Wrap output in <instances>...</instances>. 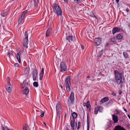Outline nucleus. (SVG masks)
<instances>
[{"instance_id":"nucleus-20","label":"nucleus","mask_w":130,"mask_h":130,"mask_svg":"<svg viewBox=\"0 0 130 130\" xmlns=\"http://www.w3.org/2000/svg\"><path fill=\"white\" fill-rule=\"evenodd\" d=\"M29 92V90L28 88L26 87L24 89L23 91V93L24 94L27 95Z\"/></svg>"},{"instance_id":"nucleus-11","label":"nucleus","mask_w":130,"mask_h":130,"mask_svg":"<svg viewBox=\"0 0 130 130\" xmlns=\"http://www.w3.org/2000/svg\"><path fill=\"white\" fill-rule=\"evenodd\" d=\"M70 76H68L66 77V78L65 83V85H70Z\"/></svg>"},{"instance_id":"nucleus-26","label":"nucleus","mask_w":130,"mask_h":130,"mask_svg":"<svg viewBox=\"0 0 130 130\" xmlns=\"http://www.w3.org/2000/svg\"><path fill=\"white\" fill-rule=\"evenodd\" d=\"M96 107L98 109V111L100 112H101L103 109V107L102 106H97Z\"/></svg>"},{"instance_id":"nucleus-6","label":"nucleus","mask_w":130,"mask_h":130,"mask_svg":"<svg viewBox=\"0 0 130 130\" xmlns=\"http://www.w3.org/2000/svg\"><path fill=\"white\" fill-rule=\"evenodd\" d=\"M74 94L73 92H71L70 95L68 99V103L69 104H73L74 102Z\"/></svg>"},{"instance_id":"nucleus-27","label":"nucleus","mask_w":130,"mask_h":130,"mask_svg":"<svg viewBox=\"0 0 130 130\" xmlns=\"http://www.w3.org/2000/svg\"><path fill=\"white\" fill-rule=\"evenodd\" d=\"M7 14V13L6 12H5L4 11H2L1 14V15L2 17H5L6 15Z\"/></svg>"},{"instance_id":"nucleus-28","label":"nucleus","mask_w":130,"mask_h":130,"mask_svg":"<svg viewBox=\"0 0 130 130\" xmlns=\"http://www.w3.org/2000/svg\"><path fill=\"white\" fill-rule=\"evenodd\" d=\"M123 55L124 56V57L125 58H128V55L127 53L125 52H124L123 53Z\"/></svg>"},{"instance_id":"nucleus-57","label":"nucleus","mask_w":130,"mask_h":130,"mask_svg":"<svg viewBox=\"0 0 130 130\" xmlns=\"http://www.w3.org/2000/svg\"><path fill=\"white\" fill-rule=\"evenodd\" d=\"M116 2L117 3H118V2H119V0H116Z\"/></svg>"},{"instance_id":"nucleus-15","label":"nucleus","mask_w":130,"mask_h":130,"mask_svg":"<svg viewBox=\"0 0 130 130\" xmlns=\"http://www.w3.org/2000/svg\"><path fill=\"white\" fill-rule=\"evenodd\" d=\"M112 119L114 121V123H117L118 121V117L116 116L115 114H113L112 115Z\"/></svg>"},{"instance_id":"nucleus-5","label":"nucleus","mask_w":130,"mask_h":130,"mask_svg":"<svg viewBox=\"0 0 130 130\" xmlns=\"http://www.w3.org/2000/svg\"><path fill=\"white\" fill-rule=\"evenodd\" d=\"M56 110L57 113L60 117V115L62 112V109L61 105L59 104H57L56 106Z\"/></svg>"},{"instance_id":"nucleus-1","label":"nucleus","mask_w":130,"mask_h":130,"mask_svg":"<svg viewBox=\"0 0 130 130\" xmlns=\"http://www.w3.org/2000/svg\"><path fill=\"white\" fill-rule=\"evenodd\" d=\"M53 5L54 7L53 8V10L54 12L56 13L58 16H61L62 11L60 8L56 3H54Z\"/></svg>"},{"instance_id":"nucleus-49","label":"nucleus","mask_w":130,"mask_h":130,"mask_svg":"<svg viewBox=\"0 0 130 130\" xmlns=\"http://www.w3.org/2000/svg\"><path fill=\"white\" fill-rule=\"evenodd\" d=\"M81 47L82 50L84 49V46L82 45H81Z\"/></svg>"},{"instance_id":"nucleus-10","label":"nucleus","mask_w":130,"mask_h":130,"mask_svg":"<svg viewBox=\"0 0 130 130\" xmlns=\"http://www.w3.org/2000/svg\"><path fill=\"white\" fill-rule=\"evenodd\" d=\"M29 83L28 81L26 80H24L23 83L21 84V86L22 88H23L24 87L26 88L28 86Z\"/></svg>"},{"instance_id":"nucleus-45","label":"nucleus","mask_w":130,"mask_h":130,"mask_svg":"<svg viewBox=\"0 0 130 130\" xmlns=\"http://www.w3.org/2000/svg\"><path fill=\"white\" fill-rule=\"evenodd\" d=\"M111 41L113 42H116L115 39V38H112L111 39Z\"/></svg>"},{"instance_id":"nucleus-63","label":"nucleus","mask_w":130,"mask_h":130,"mask_svg":"<svg viewBox=\"0 0 130 130\" xmlns=\"http://www.w3.org/2000/svg\"><path fill=\"white\" fill-rule=\"evenodd\" d=\"M64 0V1H67V0Z\"/></svg>"},{"instance_id":"nucleus-4","label":"nucleus","mask_w":130,"mask_h":130,"mask_svg":"<svg viewBox=\"0 0 130 130\" xmlns=\"http://www.w3.org/2000/svg\"><path fill=\"white\" fill-rule=\"evenodd\" d=\"M24 37L25 38H24L23 43L24 46L26 47L28 44V34L27 31H26L25 32Z\"/></svg>"},{"instance_id":"nucleus-62","label":"nucleus","mask_w":130,"mask_h":130,"mask_svg":"<svg viewBox=\"0 0 130 130\" xmlns=\"http://www.w3.org/2000/svg\"><path fill=\"white\" fill-rule=\"evenodd\" d=\"M113 86L115 87H116V86H115V85H113Z\"/></svg>"},{"instance_id":"nucleus-44","label":"nucleus","mask_w":130,"mask_h":130,"mask_svg":"<svg viewBox=\"0 0 130 130\" xmlns=\"http://www.w3.org/2000/svg\"><path fill=\"white\" fill-rule=\"evenodd\" d=\"M43 74H40V79L41 80L42 78Z\"/></svg>"},{"instance_id":"nucleus-64","label":"nucleus","mask_w":130,"mask_h":130,"mask_svg":"<svg viewBox=\"0 0 130 130\" xmlns=\"http://www.w3.org/2000/svg\"><path fill=\"white\" fill-rule=\"evenodd\" d=\"M129 26H130V23L129 24Z\"/></svg>"},{"instance_id":"nucleus-53","label":"nucleus","mask_w":130,"mask_h":130,"mask_svg":"<svg viewBox=\"0 0 130 130\" xmlns=\"http://www.w3.org/2000/svg\"><path fill=\"white\" fill-rule=\"evenodd\" d=\"M101 75V72H100L98 76H100Z\"/></svg>"},{"instance_id":"nucleus-35","label":"nucleus","mask_w":130,"mask_h":130,"mask_svg":"<svg viewBox=\"0 0 130 130\" xmlns=\"http://www.w3.org/2000/svg\"><path fill=\"white\" fill-rule=\"evenodd\" d=\"M33 85L34 86L37 87L38 86V83L37 82H34L33 83Z\"/></svg>"},{"instance_id":"nucleus-29","label":"nucleus","mask_w":130,"mask_h":130,"mask_svg":"<svg viewBox=\"0 0 130 130\" xmlns=\"http://www.w3.org/2000/svg\"><path fill=\"white\" fill-rule=\"evenodd\" d=\"M24 18H23V17H22V16H21L20 18L19 19L18 21V24H19L21 23L23 19Z\"/></svg>"},{"instance_id":"nucleus-34","label":"nucleus","mask_w":130,"mask_h":130,"mask_svg":"<svg viewBox=\"0 0 130 130\" xmlns=\"http://www.w3.org/2000/svg\"><path fill=\"white\" fill-rule=\"evenodd\" d=\"M103 53L102 50L99 51L98 54V57H100L102 54Z\"/></svg>"},{"instance_id":"nucleus-25","label":"nucleus","mask_w":130,"mask_h":130,"mask_svg":"<svg viewBox=\"0 0 130 130\" xmlns=\"http://www.w3.org/2000/svg\"><path fill=\"white\" fill-rule=\"evenodd\" d=\"M39 2V0H34V6L36 8L38 5V3Z\"/></svg>"},{"instance_id":"nucleus-39","label":"nucleus","mask_w":130,"mask_h":130,"mask_svg":"<svg viewBox=\"0 0 130 130\" xmlns=\"http://www.w3.org/2000/svg\"><path fill=\"white\" fill-rule=\"evenodd\" d=\"M10 78L9 77H7V84H11L10 83Z\"/></svg>"},{"instance_id":"nucleus-19","label":"nucleus","mask_w":130,"mask_h":130,"mask_svg":"<svg viewBox=\"0 0 130 130\" xmlns=\"http://www.w3.org/2000/svg\"><path fill=\"white\" fill-rule=\"evenodd\" d=\"M116 38L118 40H120L122 39L123 38V35L122 34H118L116 36Z\"/></svg>"},{"instance_id":"nucleus-23","label":"nucleus","mask_w":130,"mask_h":130,"mask_svg":"<svg viewBox=\"0 0 130 130\" xmlns=\"http://www.w3.org/2000/svg\"><path fill=\"white\" fill-rule=\"evenodd\" d=\"M29 126L28 125L26 124L23 126V130H29Z\"/></svg>"},{"instance_id":"nucleus-2","label":"nucleus","mask_w":130,"mask_h":130,"mask_svg":"<svg viewBox=\"0 0 130 130\" xmlns=\"http://www.w3.org/2000/svg\"><path fill=\"white\" fill-rule=\"evenodd\" d=\"M115 79H124L123 75L122 73H120L118 70H116L115 71Z\"/></svg>"},{"instance_id":"nucleus-3","label":"nucleus","mask_w":130,"mask_h":130,"mask_svg":"<svg viewBox=\"0 0 130 130\" xmlns=\"http://www.w3.org/2000/svg\"><path fill=\"white\" fill-rule=\"evenodd\" d=\"M60 67L61 72L66 73L67 72V67L64 62H60Z\"/></svg>"},{"instance_id":"nucleus-48","label":"nucleus","mask_w":130,"mask_h":130,"mask_svg":"<svg viewBox=\"0 0 130 130\" xmlns=\"http://www.w3.org/2000/svg\"><path fill=\"white\" fill-rule=\"evenodd\" d=\"M12 53H10L9 52H8L7 54V55L8 56L10 57V56L11 55H12Z\"/></svg>"},{"instance_id":"nucleus-8","label":"nucleus","mask_w":130,"mask_h":130,"mask_svg":"<svg viewBox=\"0 0 130 130\" xmlns=\"http://www.w3.org/2000/svg\"><path fill=\"white\" fill-rule=\"evenodd\" d=\"M38 74V72L36 70L34 69L33 70L32 74L33 80L34 81H36V80Z\"/></svg>"},{"instance_id":"nucleus-36","label":"nucleus","mask_w":130,"mask_h":130,"mask_svg":"<svg viewBox=\"0 0 130 130\" xmlns=\"http://www.w3.org/2000/svg\"><path fill=\"white\" fill-rule=\"evenodd\" d=\"M42 112V111L41 110H36V114L38 115H39Z\"/></svg>"},{"instance_id":"nucleus-61","label":"nucleus","mask_w":130,"mask_h":130,"mask_svg":"<svg viewBox=\"0 0 130 130\" xmlns=\"http://www.w3.org/2000/svg\"><path fill=\"white\" fill-rule=\"evenodd\" d=\"M67 130H69V128H67Z\"/></svg>"},{"instance_id":"nucleus-56","label":"nucleus","mask_w":130,"mask_h":130,"mask_svg":"<svg viewBox=\"0 0 130 130\" xmlns=\"http://www.w3.org/2000/svg\"><path fill=\"white\" fill-rule=\"evenodd\" d=\"M127 116L128 118H129V119H130V116L129 115H127Z\"/></svg>"},{"instance_id":"nucleus-55","label":"nucleus","mask_w":130,"mask_h":130,"mask_svg":"<svg viewBox=\"0 0 130 130\" xmlns=\"http://www.w3.org/2000/svg\"><path fill=\"white\" fill-rule=\"evenodd\" d=\"M124 110L126 112H127V111L126 110V109H125V108H124Z\"/></svg>"},{"instance_id":"nucleus-14","label":"nucleus","mask_w":130,"mask_h":130,"mask_svg":"<svg viewBox=\"0 0 130 130\" xmlns=\"http://www.w3.org/2000/svg\"><path fill=\"white\" fill-rule=\"evenodd\" d=\"M12 88V86L11 84H7L6 89L7 91L9 93H10L11 91Z\"/></svg>"},{"instance_id":"nucleus-41","label":"nucleus","mask_w":130,"mask_h":130,"mask_svg":"<svg viewBox=\"0 0 130 130\" xmlns=\"http://www.w3.org/2000/svg\"><path fill=\"white\" fill-rule=\"evenodd\" d=\"M2 130H9L8 128L6 127H2Z\"/></svg>"},{"instance_id":"nucleus-30","label":"nucleus","mask_w":130,"mask_h":130,"mask_svg":"<svg viewBox=\"0 0 130 130\" xmlns=\"http://www.w3.org/2000/svg\"><path fill=\"white\" fill-rule=\"evenodd\" d=\"M87 130H89V119L88 117H87Z\"/></svg>"},{"instance_id":"nucleus-9","label":"nucleus","mask_w":130,"mask_h":130,"mask_svg":"<svg viewBox=\"0 0 130 130\" xmlns=\"http://www.w3.org/2000/svg\"><path fill=\"white\" fill-rule=\"evenodd\" d=\"M122 29L118 27H115L113 28L112 30V33L114 35L117 32H119L122 31Z\"/></svg>"},{"instance_id":"nucleus-31","label":"nucleus","mask_w":130,"mask_h":130,"mask_svg":"<svg viewBox=\"0 0 130 130\" xmlns=\"http://www.w3.org/2000/svg\"><path fill=\"white\" fill-rule=\"evenodd\" d=\"M66 86L67 91H70L71 90L70 85H66Z\"/></svg>"},{"instance_id":"nucleus-54","label":"nucleus","mask_w":130,"mask_h":130,"mask_svg":"<svg viewBox=\"0 0 130 130\" xmlns=\"http://www.w3.org/2000/svg\"><path fill=\"white\" fill-rule=\"evenodd\" d=\"M122 92L121 91H119V94L120 95H121L122 93Z\"/></svg>"},{"instance_id":"nucleus-40","label":"nucleus","mask_w":130,"mask_h":130,"mask_svg":"<svg viewBox=\"0 0 130 130\" xmlns=\"http://www.w3.org/2000/svg\"><path fill=\"white\" fill-rule=\"evenodd\" d=\"M80 126V122H78V126L77 128V129L78 130Z\"/></svg>"},{"instance_id":"nucleus-21","label":"nucleus","mask_w":130,"mask_h":130,"mask_svg":"<svg viewBox=\"0 0 130 130\" xmlns=\"http://www.w3.org/2000/svg\"><path fill=\"white\" fill-rule=\"evenodd\" d=\"M73 38V36H67L66 37V39L67 40H68L69 42H70L71 41H72Z\"/></svg>"},{"instance_id":"nucleus-37","label":"nucleus","mask_w":130,"mask_h":130,"mask_svg":"<svg viewBox=\"0 0 130 130\" xmlns=\"http://www.w3.org/2000/svg\"><path fill=\"white\" fill-rule=\"evenodd\" d=\"M98 109L97 108V107L95 108H94V113L95 114H96L98 113Z\"/></svg>"},{"instance_id":"nucleus-58","label":"nucleus","mask_w":130,"mask_h":130,"mask_svg":"<svg viewBox=\"0 0 130 130\" xmlns=\"http://www.w3.org/2000/svg\"><path fill=\"white\" fill-rule=\"evenodd\" d=\"M60 87H61V88L62 89L63 88V87H62V86L61 85V84H60Z\"/></svg>"},{"instance_id":"nucleus-17","label":"nucleus","mask_w":130,"mask_h":130,"mask_svg":"<svg viewBox=\"0 0 130 130\" xmlns=\"http://www.w3.org/2000/svg\"><path fill=\"white\" fill-rule=\"evenodd\" d=\"M52 29L50 27L47 29L46 34V36H49L52 32Z\"/></svg>"},{"instance_id":"nucleus-24","label":"nucleus","mask_w":130,"mask_h":130,"mask_svg":"<svg viewBox=\"0 0 130 130\" xmlns=\"http://www.w3.org/2000/svg\"><path fill=\"white\" fill-rule=\"evenodd\" d=\"M114 101V100L113 99L110 100L107 105H110L113 103Z\"/></svg>"},{"instance_id":"nucleus-47","label":"nucleus","mask_w":130,"mask_h":130,"mask_svg":"<svg viewBox=\"0 0 130 130\" xmlns=\"http://www.w3.org/2000/svg\"><path fill=\"white\" fill-rule=\"evenodd\" d=\"M14 66L15 67H19V66H20L19 64L18 63H15L14 64Z\"/></svg>"},{"instance_id":"nucleus-51","label":"nucleus","mask_w":130,"mask_h":130,"mask_svg":"<svg viewBox=\"0 0 130 130\" xmlns=\"http://www.w3.org/2000/svg\"><path fill=\"white\" fill-rule=\"evenodd\" d=\"M86 107L87 108H89V107H90V105H86Z\"/></svg>"},{"instance_id":"nucleus-33","label":"nucleus","mask_w":130,"mask_h":130,"mask_svg":"<svg viewBox=\"0 0 130 130\" xmlns=\"http://www.w3.org/2000/svg\"><path fill=\"white\" fill-rule=\"evenodd\" d=\"M24 72L26 74H28L29 72V70L28 68L26 67V68L24 70Z\"/></svg>"},{"instance_id":"nucleus-12","label":"nucleus","mask_w":130,"mask_h":130,"mask_svg":"<svg viewBox=\"0 0 130 130\" xmlns=\"http://www.w3.org/2000/svg\"><path fill=\"white\" fill-rule=\"evenodd\" d=\"M101 38H96L94 39L95 46H97L100 44L101 43Z\"/></svg>"},{"instance_id":"nucleus-59","label":"nucleus","mask_w":130,"mask_h":130,"mask_svg":"<svg viewBox=\"0 0 130 130\" xmlns=\"http://www.w3.org/2000/svg\"><path fill=\"white\" fill-rule=\"evenodd\" d=\"M87 78H90V76H88L87 77Z\"/></svg>"},{"instance_id":"nucleus-22","label":"nucleus","mask_w":130,"mask_h":130,"mask_svg":"<svg viewBox=\"0 0 130 130\" xmlns=\"http://www.w3.org/2000/svg\"><path fill=\"white\" fill-rule=\"evenodd\" d=\"M72 115L73 117L72 119H74L76 118L77 117V115L75 112H74L72 113Z\"/></svg>"},{"instance_id":"nucleus-38","label":"nucleus","mask_w":130,"mask_h":130,"mask_svg":"<svg viewBox=\"0 0 130 130\" xmlns=\"http://www.w3.org/2000/svg\"><path fill=\"white\" fill-rule=\"evenodd\" d=\"M74 2L77 4L80 3L82 1V0H74Z\"/></svg>"},{"instance_id":"nucleus-52","label":"nucleus","mask_w":130,"mask_h":130,"mask_svg":"<svg viewBox=\"0 0 130 130\" xmlns=\"http://www.w3.org/2000/svg\"><path fill=\"white\" fill-rule=\"evenodd\" d=\"M116 114H118L119 113V112L118 110H116Z\"/></svg>"},{"instance_id":"nucleus-32","label":"nucleus","mask_w":130,"mask_h":130,"mask_svg":"<svg viewBox=\"0 0 130 130\" xmlns=\"http://www.w3.org/2000/svg\"><path fill=\"white\" fill-rule=\"evenodd\" d=\"M27 10H25V11H23V13L22 14L21 16L22 17H23V18H24L25 15V14L27 13Z\"/></svg>"},{"instance_id":"nucleus-42","label":"nucleus","mask_w":130,"mask_h":130,"mask_svg":"<svg viewBox=\"0 0 130 130\" xmlns=\"http://www.w3.org/2000/svg\"><path fill=\"white\" fill-rule=\"evenodd\" d=\"M42 112L41 113L40 116L41 117H43L44 116V112L43 111H42Z\"/></svg>"},{"instance_id":"nucleus-18","label":"nucleus","mask_w":130,"mask_h":130,"mask_svg":"<svg viewBox=\"0 0 130 130\" xmlns=\"http://www.w3.org/2000/svg\"><path fill=\"white\" fill-rule=\"evenodd\" d=\"M109 99L108 97H105L103 99H102L100 101V102H102V103H104L107 101Z\"/></svg>"},{"instance_id":"nucleus-60","label":"nucleus","mask_w":130,"mask_h":130,"mask_svg":"<svg viewBox=\"0 0 130 130\" xmlns=\"http://www.w3.org/2000/svg\"><path fill=\"white\" fill-rule=\"evenodd\" d=\"M43 123L44 124V125H45V126H46V124H45V123H44V122H43Z\"/></svg>"},{"instance_id":"nucleus-7","label":"nucleus","mask_w":130,"mask_h":130,"mask_svg":"<svg viewBox=\"0 0 130 130\" xmlns=\"http://www.w3.org/2000/svg\"><path fill=\"white\" fill-rule=\"evenodd\" d=\"M70 125L72 130H74L75 127L76 128L77 126V124L75 122L74 119H72L71 121Z\"/></svg>"},{"instance_id":"nucleus-43","label":"nucleus","mask_w":130,"mask_h":130,"mask_svg":"<svg viewBox=\"0 0 130 130\" xmlns=\"http://www.w3.org/2000/svg\"><path fill=\"white\" fill-rule=\"evenodd\" d=\"M44 73V69L43 68H42V69L41 71V72L40 74H43Z\"/></svg>"},{"instance_id":"nucleus-50","label":"nucleus","mask_w":130,"mask_h":130,"mask_svg":"<svg viewBox=\"0 0 130 130\" xmlns=\"http://www.w3.org/2000/svg\"><path fill=\"white\" fill-rule=\"evenodd\" d=\"M126 10L127 12H128L129 11V10L128 8H126Z\"/></svg>"},{"instance_id":"nucleus-16","label":"nucleus","mask_w":130,"mask_h":130,"mask_svg":"<svg viewBox=\"0 0 130 130\" xmlns=\"http://www.w3.org/2000/svg\"><path fill=\"white\" fill-rule=\"evenodd\" d=\"M23 52L20 51L17 54V59L19 63H21V60L20 59V55L22 54Z\"/></svg>"},{"instance_id":"nucleus-13","label":"nucleus","mask_w":130,"mask_h":130,"mask_svg":"<svg viewBox=\"0 0 130 130\" xmlns=\"http://www.w3.org/2000/svg\"><path fill=\"white\" fill-rule=\"evenodd\" d=\"M116 82L118 84H120L121 86L122 87L123 85L124 84V79H115Z\"/></svg>"},{"instance_id":"nucleus-46","label":"nucleus","mask_w":130,"mask_h":130,"mask_svg":"<svg viewBox=\"0 0 130 130\" xmlns=\"http://www.w3.org/2000/svg\"><path fill=\"white\" fill-rule=\"evenodd\" d=\"M86 105H90V103L89 101H87L86 103H85Z\"/></svg>"}]
</instances>
